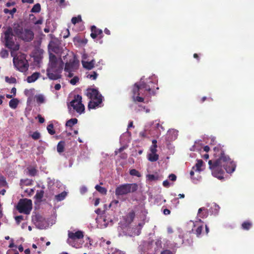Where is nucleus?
<instances>
[{
    "mask_svg": "<svg viewBox=\"0 0 254 254\" xmlns=\"http://www.w3.org/2000/svg\"><path fill=\"white\" fill-rule=\"evenodd\" d=\"M169 178L172 181H175L177 179L176 176L174 174H171L169 176Z\"/></svg>",
    "mask_w": 254,
    "mask_h": 254,
    "instance_id": "49",
    "label": "nucleus"
},
{
    "mask_svg": "<svg viewBox=\"0 0 254 254\" xmlns=\"http://www.w3.org/2000/svg\"><path fill=\"white\" fill-rule=\"evenodd\" d=\"M78 61L73 59L65 63L64 70L65 71H75L78 69Z\"/></svg>",
    "mask_w": 254,
    "mask_h": 254,
    "instance_id": "12",
    "label": "nucleus"
},
{
    "mask_svg": "<svg viewBox=\"0 0 254 254\" xmlns=\"http://www.w3.org/2000/svg\"><path fill=\"white\" fill-rule=\"evenodd\" d=\"M40 75V73L38 72L33 73L31 75L27 77V82L32 83L35 82L39 77Z\"/></svg>",
    "mask_w": 254,
    "mask_h": 254,
    "instance_id": "20",
    "label": "nucleus"
},
{
    "mask_svg": "<svg viewBox=\"0 0 254 254\" xmlns=\"http://www.w3.org/2000/svg\"><path fill=\"white\" fill-rule=\"evenodd\" d=\"M5 45L7 48H12L14 45L13 36H14L12 32V28L8 27L4 32Z\"/></svg>",
    "mask_w": 254,
    "mask_h": 254,
    "instance_id": "10",
    "label": "nucleus"
},
{
    "mask_svg": "<svg viewBox=\"0 0 254 254\" xmlns=\"http://www.w3.org/2000/svg\"><path fill=\"white\" fill-rule=\"evenodd\" d=\"M34 33L30 29H24L19 39L25 41L30 42L34 38Z\"/></svg>",
    "mask_w": 254,
    "mask_h": 254,
    "instance_id": "13",
    "label": "nucleus"
},
{
    "mask_svg": "<svg viewBox=\"0 0 254 254\" xmlns=\"http://www.w3.org/2000/svg\"><path fill=\"white\" fill-rule=\"evenodd\" d=\"M222 163L223 168L227 173H232L236 169V163L231 159L229 156L225 153V150L223 149V155H221Z\"/></svg>",
    "mask_w": 254,
    "mask_h": 254,
    "instance_id": "7",
    "label": "nucleus"
},
{
    "mask_svg": "<svg viewBox=\"0 0 254 254\" xmlns=\"http://www.w3.org/2000/svg\"><path fill=\"white\" fill-rule=\"evenodd\" d=\"M95 189L100 193L102 194H106L107 193V190L99 185H96L95 187Z\"/></svg>",
    "mask_w": 254,
    "mask_h": 254,
    "instance_id": "32",
    "label": "nucleus"
},
{
    "mask_svg": "<svg viewBox=\"0 0 254 254\" xmlns=\"http://www.w3.org/2000/svg\"><path fill=\"white\" fill-rule=\"evenodd\" d=\"M138 185L136 183L125 184L120 185L115 190L116 195H123L130 192H134L138 190Z\"/></svg>",
    "mask_w": 254,
    "mask_h": 254,
    "instance_id": "5",
    "label": "nucleus"
},
{
    "mask_svg": "<svg viewBox=\"0 0 254 254\" xmlns=\"http://www.w3.org/2000/svg\"><path fill=\"white\" fill-rule=\"evenodd\" d=\"M41 10V5L39 3L35 4L31 10V12H39Z\"/></svg>",
    "mask_w": 254,
    "mask_h": 254,
    "instance_id": "35",
    "label": "nucleus"
},
{
    "mask_svg": "<svg viewBox=\"0 0 254 254\" xmlns=\"http://www.w3.org/2000/svg\"><path fill=\"white\" fill-rule=\"evenodd\" d=\"M160 254H174L170 250H165L161 252Z\"/></svg>",
    "mask_w": 254,
    "mask_h": 254,
    "instance_id": "51",
    "label": "nucleus"
},
{
    "mask_svg": "<svg viewBox=\"0 0 254 254\" xmlns=\"http://www.w3.org/2000/svg\"><path fill=\"white\" fill-rule=\"evenodd\" d=\"M159 159V155L156 153H151L148 155V159L150 162H155Z\"/></svg>",
    "mask_w": 254,
    "mask_h": 254,
    "instance_id": "24",
    "label": "nucleus"
},
{
    "mask_svg": "<svg viewBox=\"0 0 254 254\" xmlns=\"http://www.w3.org/2000/svg\"><path fill=\"white\" fill-rule=\"evenodd\" d=\"M16 88L15 87L12 88V89H11V93H12L13 95L15 96L16 95Z\"/></svg>",
    "mask_w": 254,
    "mask_h": 254,
    "instance_id": "59",
    "label": "nucleus"
},
{
    "mask_svg": "<svg viewBox=\"0 0 254 254\" xmlns=\"http://www.w3.org/2000/svg\"><path fill=\"white\" fill-rule=\"evenodd\" d=\"M62 72V67H60L58 69H48L47 70V74L49 79L51 80H57L62 77L61 73Z\"/></svg>",
    "mask_w": 254,
    "mask_h": 254,
    "instance_id": "11",
    "label": "nucleus"
},
{
    "mask_svg": "<svg viewBox=\"0 0 254 254\" xmlns=\"http://www.w3.org/2000/svg\"><path fill=\"white\" fill-rule=\"evenodd\" d=\"M77 119L76 118L71 119L68 120L65 124V126L66 127H72L74 125L76 124L77 123Z\"/></svg>",
    "mask_w": 254,
    "mask_h": 254,
    "instance_id": "27",
    "label": "nucleus"
},
{
    "mask_svg": "<svg viewBox=\"0 0 254 254\" xmlns=\"http://www.w3.org/2000/svg\"><path fill=\"white\" fill-rule=\"evenodd\" d=\"M210 150V148L208 145H206L203 147V150L206 152H208Z\"/></svg>",
    "mask_w": 254,
    "mask_h": 254,
    "instance_id": "62",
    "label": "nucleus"
},
{
    "mask_svg": "<svg viewBox=\"0 0 254 254\" xmlns=\"http://www.w3.org/2000/svg\"><path fill=\"white\" fill-rule=\"evenodd\" d=\"M65 146V142L64 141H60L57 146V149L58 153L60 154L64 151Z\"/></svg>",
    "mask_w": 254,
    "mask_h": 254,
    "instance_id": "22",
    "label": "nucleus"
},
{
    "mask_svg": "<svg viewBox=\"0 0 254 254\" xmlns=\"http://www.w3.org/2000/svg\"><path fill=\"white\" fill-rule=\"evenodd\" d=\"M22 3H33L34 2V0H22Z\"/></svg>",
    "mask_w": 254,
    "mask_h": 254,
    "instance_id": "56",
    "label": "nucleus"
},
{
    "mask_svg": "<svg viewBox=\"0 0 254 254\" xmlns=\"http://www.w3.org/2000/svg\"><path fill=\"white\" fill-rule=\"evenodd\" d=\"M49 69L56 70L61 67L62 70L63 71L64 63L61 58L58 59L54 54L50 53L49 55Z\"/></svg>",
    "mask_w": 254,
    "mask_h": 254,
    "instance_id": "9",
    "label": "nucleus"
},
{
    "mask_svg": "<svg viewBox=\"0 0 254 254\" xmlns=\"http://www.w3.org/2000/svg\"><path fill=\"white\" fill-rule=\"evenodd\" d=\"M49 47L51 50L56 54H59L61 53V48L58 44H56L55 42H51L49 44Z\"/></svg>",
    "mask_w": 254,
    "mask_h": 254,
    "instance_id": "17",
    "label": "nucleus"
},
{
    "mask_svg": "<svg viewBox=\"0 0 254 254\" xmlns=\"http://www.w3.org/2000/svg\"><path fill=\"white\" fill-rule=\"evenodd\" d=\"M155 124V126L156 128H159V127H160L162 129H164L163 127L160 125L159 121H155L154 123Z\"/></svg>",
    "mask_w": 254,
    "mask_h": 254,
    "instance_id": "50",
    "label": "nucleus"
},
{
    "mask_svg": "<svg viewBox=\"0 0 254 254\" xmlns=\"http://www.w3.org/2000/svg\"><path fill=\"white\" fill-rule=\"evenodd\" d=\"M23 30L22 26L19 23L14 24L12 31H13L15 36L19 38Z\"/></svg>",
    "mask_w": 254,
    "mask_h": 254,
    "instance_id": "16",
    "label": "nucleus"
},
{
    "mask_svg": "<svg viewBox=\"0 0 254 254\" xmlns=\"http://www.w3.org/2000/svg\"><path fill=\"white\" fill-rule=\"evenodd\" d=\"M38 120H39V122L41 124H42L43 123H44L45 122V119L44 118H43L41 115H38Z\"/></svg>",
    "mask_w": 254,
    "mask_h": 254,
    "instance_id": "52",
    "label": "nucleus"
},
{
    "mask_svg": "<svg viewBox=\"0 0 254 254\" xmlns=\"http://www.w3.org/2000/svg\"><path fill=\"white\" fill-rule=\"evenodd\" d=\"M171 213V211L170 210H169L168 209H167V208H165L163 210V213L165 214V215H168V214H170Z\"/></svg>",
    "mask_w": 254,
    "mask_h": 254,
    "instance_id": "55",
    "label": "nucleus"
},
{
    "mask_svg": "<svg viewBox=\"0 0 254 254\" xmlns=\"http://www.w3.org/2000/svg\"><path fill=\"white\" fill-rule=\"evenodd\" d=\"M104 32H105V34H107L108 35H110V34H111L110 30L108 29H107V28H105L104 29Z\"/></svg>",
    "mask_w": 254,
    "mask_h": 254,
    "instance_id": "64",
    "label": "nucleus"
},
{
    "mask_svg": "<svg viewBox=\"0 0 254 254\" xmlns=\"http://www.w3.org/2000/svg\"><path fill=\"white\" fill-rule=\"evenodd\" d=\"M119 203V201L118 200H113L110 204V206H112V205H117L118 203Z\"/></svg>",
    "mask_w": 254,
    "mask_h": 254,
    "instance_id": "57",
    "label": "nucleus"
},
{
    "mask_svg": "<svg viewBox=\"0 0 254 254\" xmlns=\"http://www.w3.org/2000/svg\"><path fill=\"white\" fill-rule=\"evenodd\" d=\"M16 223L17 225H19L21 221L23 220V216L22 215L17 216L15 217Z\"/></svg>",
    "mask_w": 254,
    "mask_h": 254,
    "instance_id": "47",
    "label": "nucleus"
},
{
    "mask_svg": "<svg viewBox=\"0 0 254 254\" xmlns=\"http://www.w3.org/2000/svg\"><path fill=\"white\" fill-rule=\"evenodd\" d=\"M66 194L67 193L65 191H63L59 194L56 195L55 198L58 201H62L64 199Z\"/></svg>",
    "mask_w": 254,
    "mask_h": 254,
    "instance_id": "28",
    "label": "nucleus"
},
{
    "mask_svg": "<svg viewBox=\"0 0 254 254\" xmlns=\"http://www.w3.org/2000/svg\"><path fill=\"white\" fill-rule=\"evenodd\" d=\"M72 107L77 113L81 114L84 112L85 108L84 105L82 103L81 96L77 94L74 96V99L70 102L68 105V108Z\"/></svg>",
    "mask_w": 254,
    "mask_h": 254,
    "instance_id": "8",
    "label": "nucleus"
},
{
    "mask_svg": "<svg viewBox=\"0 0 254 254\" xmlns=\"http://www.w3.org/2000/svg\"><path fill=\"white\" fill-rule=\"evenodd\" d=\"M16 11H17V9L15 7L12 8V9H11V10H9V9H7V8H5L3 10V12L5 13H6V14L9 13L11 15H13L14 14V13H15L16 12Z\"/></svg>",
    "mask_w": 254,
    "mask_h": 254,
    "instance_id": "39",
    "label": "nucleus"
},
{
    "mask_svg": "<svg viewBox=\"0 0 254 254\" xmlns=\"http://www.w3.org/2000/svg\"><path fill=\"white\" fill-rule=\"evenodd\" d=\"M100 198H96L95 200V202H94V205L95 206H97L99 202H100Z\"/></svg>",
    "mask_w": 254,
    "mask_h": 254,
    "instance_id": "61",
    "label": "nucleus"
},
{
    "mask_svg": "<svg viewBox=\"0 0 254 254\" xmlns=\"http://www.w3.org/2000/svg\"><path fill=\"white\" fill-rule=\"evenodd\" d=\"M163 185L164 187L168 188L170 187V183L168 180H165L163 182Z\"/></svg>",
    "mask_w": 254,
    "mask_h": 254,
    "instance_id": "53",
    "label": "nucleus"
},
{
    "mask_svg": "<svg viewBox=\"0 0 254 254\" xmlns=\"http://www.w3.org/2000/svg\"><path fill=\"white\" fill-rule=\"evenodd\" d=\"M32 208V202L31 199H20L16 206V209L19 213L29 214Z\"/></svg>",
    "mask_w": 254,
    "mask_h": 254,
    "instance_id": "6",
    "label": "nucleus"
},
{
    "mask_svg": "<svg viewBox=\"0 0 254 254\" xmlns=\"http://www.w3.org/2000/svg\"><path fill=\"white\" fill-rule=\"evenodd\" d=\"M68 239L67 240V243L69 245L73 246V245L71 243V241L69 240V239L71 240L80 239L83 238L84 235L83 232L81 231H77L75 233L69 231L68 233Z\"/></svg>",
    "mask_w": 254,
    "mask_h": 254,
    "instance_id": "14",
    "label": "nucleus"
},
{
    "mask_svg": "<svg viewBox=\"0 0 254 254\" xmlns=\"http://www.w3.org/2000/svg\"><path fill=\"white\" fill-rule=\"evenodd\" d=\"M82 63L83 67L86 69L90 70L94 67L95 61L94 60H92L90 62H82Z\"/></svg>",
    "mask_w": 254,
    "mask_h": 254,
    "instance_id": "19",
    "label": "nucleus"
},
{
    "mask_svg": "<svg viewBox=\"0 0 254 254\" xmlns=\"http://www.w3.org/2000/svg\"><path fill=\"white\" fill-rule=\"evenodd\" d=\"M66 72H68V74L67 75L68 77H72L73 76V73H72L73 71H66Z\"/></svg>",
    "mask_w": 254,
    "mask_h": 254,
    "instance_id": "63",
    "label": "nucleus"
},
{
    "mask_svg": "<svg viewBox=\"0 0 254 254\" xmlns=\"http://www.w3.org/2000/svg\"><path fill=\"white\" fill-rule=\"evenodd\" d=\"M5 80L6 82L8 83H15L16 82V79L14 77H8V76H6L5 77Z\"/></svg>",
    "mask_w": 254,
    "mask_h": 254,
    "instance_id": "40",
    "label": "nucleus"
},
{
    "mask_svg": "<svg viewBox=\"0 0 254 254\" xmlns=\"http://www.w3.org/2000/svg\"><path fill=\"white\" fill-rule=\"evenodd\" d=\"M242 228L245 230H249L252 226V223L250 221H244L242 224Z\"/></svg>",
    "mask_w": 254,
    "mask_h": 254,
    "instance_id": "25",
    "label": "nucleus"
},
{
    "mask_svg": "<svg viewBox=\"0 0 254 254\" xmlns=\"http://www.w3.org/2000/svg\"><path fill=\"white\" fill-rule=\"evenodd\" d=\"M147 178L148 180L150 181H155L158 180V176L153 174H148L147 175Z\"/></svg>",
    "mask_w": 254,
    "mask_h": 254,
    "instance_id": "43",
    "label": "nucleus"
},
{
    "mask_svg": "<svg viewBox=\"0 0 254 254\" xmlns=\"http://www.w3.org/2000/svg\"><path fill=\"white\" fill-rule=\"evenodd\" d=\"M21 183L23 184L26 186H31L32 185L33 181L29 179H21L20 180Z\"/></svg>",
    "mask_w": 254,
    "mask_h": 254,
    "instance_id": "37",
    "label": "nucleus"
},
{
    "mask_svg": "<svg viewBox=\"0 0 254 254\" xmlns=\"http://www.w3.org/2000/svg\"><path fill=\"white\" fill-rule=\"evenodd\" d=\"M42 23H43L42 19H40L38 20L37 21H36V22H34V24L35 25L41 24Z\"/></svg>",
    "mask_w": 254,
    "mask_h": 254,
    "instance_id": "60",
    "label": "nucleus"
},
{
    "mask_svg": "<svg viewBox=\"0 0 254 254\" xmlns=\"http://www.w3.org/2000/svg\"><path fill=\"white\" fill-rule=\"evenodd\" d=\"M98 76V74L96 72L93 71L92 74H88L87 75V77L92 79L93 80H95L97 78Z\"/></svg>",
    "mask_w": 254,
    "mask_h": 254,
    "instance_id": "46",
    "label": "nucleus"
},
{
    "mask_svg": "<svg viewBox=\"0 0 254 254\" xmlns=\"http://www.w3.org/2000/svg\"><path fill=\"white\" fill-rule=\"evenodd\" d=\"M32 138L34 140H37L41 137V134L39 132L36 131L31 135Z\"/></svg>",
    "mask_w": 254,
    "mask_h": 254,
    "instance_id": "42",
    "label": "nucleus"
},
{
    "mask_svg": "<svg viewBox=\"0 0 254 254\" xmlns=\"http://www.w3.org/2000/svg\"><path fill=\"white\" fill-rule=\"evenodd\" d=\"M82 21L81 15H79L77 17H73L71 19V22L73 24H76Z\"/></svg>",
    "mask_w": 254,
    "mask_h": 254,
    "instance_id": "38",
    "label": "nucleus"
},
{
    "mask_svg": "<svg viewBox=\"0 0 254 254\" xmlns=\"http://www.w3.org/2000/svg\"><path fill=\"white\" fill-rule=\"evenodd\" d=\"M28 175L30 176L34 177L37 175L38 171L35 168H28Z\"/></svg>",
    "mask_w": 254,
    "mask_h": 254,
    "instance_id": "29",
    "label": "nucleus"
},
{
    "mask_svg": "<svg viewBox=\"0 0 254 254\" xmlns=\"http://www.w3.org/2000/svg\"><path fill=\"white\" fill-rule=\"evenodd\" d=\"M13 63L15 67L20 72H25L28 69L29 64L26 59V55L19 53L13 57Z\"/></svg>",
    "mask_w": 254,
    "mask_h": 254,
    "instance_id": "4",
    "label": "nucleus"
},
{
    "mask_svg": "<svg viewBox=\"0 0 254 254\" xmlns=\"http://www.w3.org/2000/svg\"><path fill=\"white\" fill-rule=\"evenodd\" d=\"M129 174L131 176H136L137 177H140L141 176V174L137 170L134 169L130 170Z\"/></svg>",
    "mask_w": 254,
    "mask_h": 254,
    "instance_id": "36",
    "label": "nucleus"
},
{
    "mask_svg": "<svg viewBox=\"0 0 254 254\" xmlns=\"http://www.w3.org/2000/svg\"><path fill=\"white\" fill-rule=\"evenodd\" d=\"M86 95L91 99L88 105V108L89 109H95L99 107L102 103L103 97L96 89L88 88Z\"/></svg>",
    "mask_w": 254,
    "mask_h": 254,
    "instance_id": "3",
    "label": "nucleus"
},
{
    "mask_svg": "<svg viewBox=\"0 0 254 254\" xmlns=\"http://www.w3.org/2000/svg\"><path fill=\"white\" fill-rule=\"evenodd\" d=\"M36 101L38 103L42 104L45 101V99L42 95H39L36 96Z\"/></svg>",
    "mask_w": 254,
    "mask_h": 254,
    "instance_id": "41",
    "label": "nucleus"
},
{
    "mask_svg": "<svg viewBox=\"0 0 254 254\" xmlns=\"http://www.w3.org/2000/svg\"><path fill=\"white\" fill-rule=\"evenodd\" d=\"M203 162L202 160L199 159L197 160V163H196L195 166L192 167V169H194V168H196L195 171L198 172H200L201 171V167L203 166Z\"/></svg>",
    "mask_w": 254,
    "mask_h": 254,
    "instance_id": "26",
    "label": "nucleus"
},
{
    "mask_svg": "<svg viewBox=\"0 0 254 254\" xmlns=\"http://www.w3.org/2000/svg\"><path fill=\"white\" fill-rule=\"evenodd\" d=\"M44 191L43 190H38L36 192L35 197L39 200H41L44 196Z\"/></svg>",
    "mask_w": 254,
    "mask_h": 254,
    "instance_id": "34",
    "label": "nucleus"
},
{
    "mask_svg": "<svg viewBox=\"0 0 254 254\" xmlns=\"http://www.w3.org/2000/svg\"><path fill=\"white\" fill-rule=\"evenodd\" d=\"M15 2L13 1V2H7L6 3V6L7 7H10L11 6H13V5H14L15 4Z\"/></svg>",
    "mask_w": 254,
    "mask_h": 254,
    "instance_id": "54",
    "label": "nucleus"
},
{
    "mask_svg": "<svg viewBox=\"0 0 254 254\" xmlns=\"http://www.w3.org/2000/svg\"><path fill=\"white\" fill-rule=\"evenodd\" d=\"M54 88H55V90H59L61 89V85L59 83L56 84L55 85V87Z\"/></svg>",
    "mask_w": 254,
    "mask_h": 254,
    "instance_id": "58",
    "label": "nucleus"
},
{
    "mask_svg": "<svg viewBox=\"0 0 254 254\" xmlns=\"http://www.w3.org/2000/svg\"><path fill=\"white\" fill-rule=\"evenodd\" d=\"M203 229V226L200 225L197 227L196 230H194L192 229V231L193 233H194L197 237H199L202 233Z\"/></svg>",
    "mask_w": 254,
    "mask_h": 254,
    "instance_id": "31",
    "label": "nucleus"
},
{
    "mask_svg": "<svg viewBox=\"0 0 254 254\" xmlns=\"http://www.w3.org/2000/svg\"><path fill=\"white\" fill-rule=\"evenodd\" d=\"M13 51H18L19 49V45L18 44H15L14 43V45L12 46V48H8Z\"/></svg>",
    "mask_w": 254,
    "mask_h": 254,
    "instance_id": "48",
    "label": "nucleus"
},
{
    "mask_svg": "<svg viewBox=\"0 0 254 254\" xmlns=\"http://www.w3.org/2000/svg\"><path fill=\"white\" fill-rule=\"evenodd\" d=\"M47 129L48 133L51 135H54L55 134L56 131L54 128V125L52 124H50L48 125L47 127Z\"/></svg>",
    "mask_w": 254,
    "mask_h": 254,
    "instance_id": "33",
    "label": "nucleus"
},
{
    "mask_svg": "<svg viewBox=\"0 0 254 254\" xmlns=\"http://www.w3.org/2000/svg\"><path fill=\"white\" fill-rule=\"evenodd\" d=\"M156 81H153L152 78H141L140 81L135 83L132 89V99L134 102H143L144 98L140 95L146 96L148 94H154V89H158L156 87Z\"/></svg>",
    "mask_w": 254,
    "mask_h": 254,
    "instance_id": "1",
    "label": "nucleus"
},
{
    "mask_svg": "<svg viewBox=\"0 0 254 254\" xmlns=\"http://www.w3.org/2000/svg\"><path fill=\"white\" fill-rule=\"evenodd\" d=\"M79 79L78 77L75 76H74L73 78L70 80L69 82L71 84L74 85L79 81Z\"/></svg>",
    "mask_w": 254,
    "mask_h": 254,
    "instance_id": "44",
    "label": "nucleus"
},
{
    "mask_svg": "<svg viewBox=\"0 0 254 254\" xmlns=\"http://www.w3.org/2000/svg\"><path fill=\"white\" fill-rule=\"evenodd\" d=\"M18 103V100L16 98H13L9 102V106L11 108L15 109L17 108Z\"/></svg>",
    "mask_w": 254,
    "mask_h": 254,
    "instance_id": "23",
    "label": "nucleus"
},
{
    "mask_svg": "<svg viewBox=\"0 0 254 254\" xmlns=\"http://www.w3.org/2000/svg\"><path fill=\"white\" fill-rule=\"evenodd\" d=\"M213 152L215 160L208 161L209 168L214 177L221 180L224 179L223 174L224 173L221 158V155H223V146L220 144L217 145L214 147Z\"/></svg>",
    "mask_w": 254,
    "mask_h": 254,
    "instance_id": "2",
    "label": "nucleus"
},
{
    "mask_svg": "<svg viewBox=\"0 0 254 254\" xmlns=\"http://www.w3.org/2000/svg\"><path fill=\"white\" fill-rule=\"evenodd\" d=\"M135 214L134 211L131 210L126 216V222L130 224L134 220Z\"/></svg>",
    "mask_w": 254,
    "mask_h": 254,
    "instance_id": "21",
    "label": "nucleus"
},
{
    "mask_svg": "<svg viewBox=\"0 0 254 254\" xmlns=\"http://www.w3.org/2000/svg\"><path fill=\"white\" fill-rule=\"evenodd\" d=\"M91 33L90 36L93 39H95L99 36L100 39L103 36V31L101 29L97 28L95 26L93 25L91 27Z\"/></svg>",
    "mask_w": 254,
    "mask_h": 254,
    "instance_id": "15",
    "label": "nucleus"
},
{
    "mask_svg": "<svg viewBox=\"0 0 254 254\" xmlns=\"http://www.w3.org/2000/svg\"><path fill=\"white\" fill-rule=\"evenodd\" d=\"M152 145L150 147V150L151 153H156L157 152V140L156 139H153L152 141Z\"/></svg>",
    "mask_w": 254,
    "mask_h": 254,
    "instance_id": "30",
    "label": "nucleus"
},
{
    "mask_svg": "<svg viewBox=\"0 0 254 254\" xmlns=\"http://www.w3.org/2000/svg\"><path fill=\"white\" fill-rule=\"evenodd\" d=\"M0 56L2 58H7L8 56V53L6 50H2L0 52Z\"/></svg>",
    "mask_w": 254,
    "mask_h": 254,
    "instance_id": "45",
    "label": "nucleus"
},
{
    "mask_svg": "<svg viewBox=\"0 0 254 254\" xmlns=\"http://www.w3.org/2000/svg\"><path fill=\"white\" fill-rule=\"evenodd\" d=\"M198 215L201 218H206L208 215V209L204 207L200 208L198 210Z\"/></svg>",
    "mask_w": 254,
    "mask_h": 254,
    "instance_id": "18",
    "label": "nucleus"
}]
</instances>
